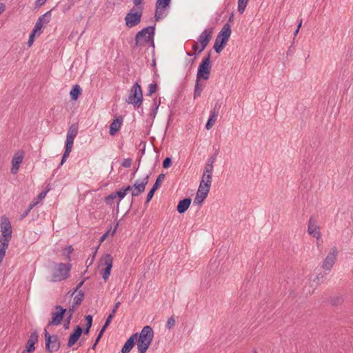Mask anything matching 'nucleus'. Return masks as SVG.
<instances>
[{
    "instance_id": "nucleus-63",
    "label": "nucleus",
    "mask_w": 353,
    "mask_h": 353,
    "mask_svg": "<svg viewBox=\"0 0 353 353\" xmlns=\"http://www.w3.org/2000/svg\"><path fill=\"white\" fill-rule=\"evenodd\" d=\"M143 0H132V2L134 6H141Z\"/></svg>"
},
{
    "instance_id": "nucleus-45",
    "label": "nucleus",
    "mask_w": 353,
    "mask_h": 353,
    "mask_svg": "<svg viewBox=\"0 0 353 353\" xmlns=\"http://www.w3.org/2000/svg\"><path fill=\"white\" fill-rule=\"evenodd\" d=\"M212 171L213 165H209L206 164L204 168L203 176H206V174H212Z\"/></svg>"
},
{
    "instance_id": "nucleus-10",
    "label": "nucleus",
    "mask_w": 353,
    "mask_h": 353,
    "mask_svg": "<svg viewBox=\"0 0 353 353\" xmlns=\"http://www.w3.org/2000/svg\"><path fill=\"white\" fill-rule=\"evenodd\" d=\"M55 311L51 313V319L48 322V325H59L61 323L64 314L66 312V309H64L61 305H56L54 307Z\"/></svg>"
},
{
    "instance_id": "nucleus-32",
    "label": "nucleus",
    "mask_w": 353,
    "mask_h": 353,
    "mask_svg": "<svg viewBox=\"0 0 353 353\" xmlns=\"http://www.w3.org/2000/svg\"><path fill=\"white\" fill-rule=\"evenodd\" d=\"M85 321H86V324H85V327L84 328V330L83 331L84 334H88L90 332V329L92 324V316L91 315H87V316H85Z\"/></svg>"
},
{
    "instance_id": "nucleus-24",
    "label": "nucleus",
    "mask_w": 353,
    "mask_h": 353,
    "mask_svg": "<svg viewBox=\"0 0 353 353\" xmlns=\"http://www.w3.org/2000/svg\"><path fill=\"white\" fill-rule=\"evenodd\" d=\"M74 311L75 309L74 308V306H70L68 310H66L67 317L63 324V327L65 330L69 329L70 321L72 318Z\"/></svg>"
},
{
    "instance_id": "nucleus-26",
    "label": "nucleus",
    "mask_w": 353,
    "mask_h": 353,
    "mask_svg": "<svg viewBox=\"0 0 353 353\" xmlns=\"http://www.w3.org/2000/svg\"><path fill=\"white\" fill-rule=\"evenodd\" d=\"M136 341L137 342L138 353H145L151 344L150 342H146L139 340H137Z\"/></svg>"
},
{
    "instance_id": "nucleus-38",
    "label": "nucleus",
    "mask_w": 353,
    "mask_h": 353,
    "mask_svg": "<svg viewBox=\"0 0 353 353\" xmlns=\"http://www.w3.org/2000/svg\"><path fill=\"white\" fill-rule=\"evenodd\" d=\"M171 0H157L156 2V6H161L166 8L169 6Z\"/></svg>"
},
{
    "instance_id": "nucleus-8",
    "label": "nucleus",
    "mask_w": 353,
    "mask_h": 353,
    "mask_svg": "<svg viewBox=\"0 0 353 353\" xmlns=\"http://www.w3.org/2000/svg\"><path fill=\"white\" fill-rule=\"evenodd\" d=\"M46 341V350L48 353H52L59 350L61 343L57 335H51L46 329L44 330Z\"/></svg>"
},
{
    "instance_id": "nucleus-49",
    "label": "nucleus",
    "mask_w": 353,
    "mask_h": 353,
    "mask_svg": "<svg viewBox=\"0 0 353 353\" xmlns=\"http://www.w3.org/2000/svg\"><path fill=\"white\" fill-rule=\"evenodd\" d=\"M132 164V159H125L122 163H121V165L124 168H130V165Z\"/></svg>"
},
{
    "instance_id": "nucleus-57",
    "label": "nucleus",
    "mask_w": 353,
    "mask_h": 353,
    "mask_svg": "<svg viewBox=\"0 0 353 353\" xmlns=\"http://www.w3.org/2000/svg\"><path fill=\"white\" fill-rule=\"evenodd\" d=\"M73 143L74 142L65 141V148L72 150V146H73Z\"/></svg>"
},
{
    "instance_id": "nucleus-12",
    "label": "nucleus",
    "mask_w": 353,
    "mask_h": 353,
    "mask_svg": "<svg viewBox=\"0 0 353 353\" xmlns=\"http://www.w3.org/2000/svg\"><path fill=\"white\" fill-rule=\"evenodd\" d=\"M149 181V175L147 174L145 177L141 179H137L135 181L132 185L133 192H132V196L135 197L140 195L145 191V186Z\"/></svg>"
},
{
    "instance_id": "nucleus-46",
    "label": "nucleus",
    "mask_w": 353,
    "mask_h": 353,
    "mask_svg": "<svg viewBox=\"0 0 353 353\" xmlns=\"http://www.w3.org/2000/svg\"><path fill=\"white\" fill-rule=\"evenodd\" d=\"M172 164V159L170 157H166L163 161V168L167 169L170 167Z\"/></svg>"
},
{
    "instance_id": "nucleus-11",
    "label": "nucleus",
    "mask_w": 353,
    "mask_h": 353,
    "mask_svg": "<svg viewBox=\"0 0 353 353\" xmlns=\"http://www.w3.org/2000/svg\"><path fill=\"white\" fill-rule=\"evenodd\" d=\"M112 256L110 254H104L101 259L100 265L105 266V268L103 270V279L104 281H107L110 274L111 269L112 268Z\"/></svg>"
},
{
    "instance_id": "nucleus-21",
    "label": "nucleus",
    "mask_w": 353,
    "mask_h": 353,
    "mask_svg": "<svg viewBox=\"0 0 353 353\" xmlns=\"http://www.w3.org/2000/svg\"><path fill=\"white\" fill-rule=\"evenodd\" d=\"M38 337H39V334H38L37 331V330L34 331L31 334V335L30 336V337L27 341L26 348L34 352L35 350L34 345L38 341Z\"/></svg>"
},
{
    "instance_id": "nucleus-59",
    "label": "nucleus",
    "mask_w": 353,
    "mask_h": 353,
    "mask_svg": "<svg viewBox=\"0 0 353 353\" xmlns=\"http://www.w3.org/2000/svg\"><path fill=\"white\" fill-rule=\"evenodd\" d=\"M326 274L327 273L317 274L316 276V279L314 280V281H315L316 280L319 281L321 279H323L324 277H325V274Z\"/></svg>"
},
{
    "instance_id": "nucleus-9",
    "label": "nucleus",
    "mask_w": 353,
    "mask_h": 353,
    "mask_svg": "<svg viewBox=\"0 0 353 353\" xmlns=\"http://www.w3.org/2000/svg\"><path fill=\"white\" fill-rule=\"evenodd\" d=\"M338 250L336 247H333L330 249L326 258L324 259L322 268L326 271L330 272L334 266L338 255Z\"/></svg>"
},
{
    "instance_id": "nucleus-60",
    "label": "nucleus",
    "mask_w": 353,
    "mask_h": 353,
    "mask_svg": "<svg viewBox=\"0 0 353 353\" xmlns=\"http://www.w3.org/2000/svg\"><path fill=\"white\" fill-rule=\"evenodd\" d=\"M154 104L155 105V108H154V110H153V113L155 115L157 114V111L158 110V107H159V105L160 104V101H159V103L157 104V100L155 99L154 101Z\"/></svg>"
},
{
    "instance_id": "nucleus-62",
    "label": "nucleus",
    "mask_w": 353,
    "mask_h": 353,
    "mask_svg": "<svg viewBox=\"0 0 353 353\" xmlns=\"http://www.w3.org/2000/svg\"><path fill=\"white\" fill-rule=\"evenodd\" d=\"M71 151L72 150L65 148V151L63 156L68 158Z\"/></svg>"
},
{
    "instance_id": "nucleus-1",
    "label": "nucleus",
    "mask_w": 353,
    "mask_h": 353,
    "mask_svg": "<svg viewBox=\"0 0 353 353\" xmlns=\"http://www.w3.org/2000/svg\"><path fill=\"white\" fill-rule=\"evenodd\" d=\"M0 236V264L6 255V251L8 248L9 242L12 239V226L8 218L3 216L1 221Z\"/></svg>"
},
{
    "instance_id": "nucleus-16",
    "label": "nucleus",
    "mask_w": 353,
    "mask_h": 353,
    "mask_svg": "<svg viewBox=\"0 0 353 353\" xmlns=\"http://www.w3.org/2000/svg\"><path fill=\"white\" fill-rule=\"evenodd\" d=\"M209 192L210 189H208L207 185L206 188L203 187V185H199L194 199V204L201 205L208 196Z\"/></svg>"
},
{
    "instance_id": "nucleus-18",
    "label": "nucleus",
    "mask_w": 353,
    "mask_h": 353,
    "mask_svg": "<svg viewBox=\"0 0 353 353\" xmlns=\"http://www.w3.org/2000/svg\"><path fill=\"white\" fill-rule=\"evenodd\" d=\"M82 332L83 329L79 325H77L73 332L69 336L68 346L70 347L73 346L79 339Z\"/></svg>"
},
{
    "instance_id": "nucleus-52",
    "label": "nucleus",
    "mask_w": 353,
    "mask_h": 353,
    "mask_svg": "<svg viewBox=\"0 0 353 353\" xmlns=\"http://www.w3.org/2000/svg\"><path fill=\"white\" fill-rule=\"evenodd\" d=\"M121 305V303L120 302H117L115 303L113 309L112 310V312L110 314H112V315L114 316L115 313L117 312V309L119 308V305Z\"/></svg>"
},
{
    "instance_id": "nucleus-5",
    "label": "nucleus",
    "mask_w": 353,
    "mask_h": 353,
    "mask_svg": "<svg viewBox=\"0 0 353 353\" xmlns=\"http://www.w3.org/2000/svg\"><path fill=\"white\" fill-rule=\"evenodd\" d=\"M71 270L70 263H57L53 270L51 281L58 282L66 279L69 276Z\"/></svg>"
},
{
    "instance_id": "nucleus-23",
    "label": "nucleus",
    "mask_w": 353,
    "mask_h": 353,
    "mask_svg": "<svg viewBox=\"0 0 353 353\" xmlns=\"http://www.w3.org/2000/svg\"><path fill=\"white\" fill-rule=\"evenodd\" d=\"M307 231L310 235L313 236L317 239H319L321 238L320 229L316 225L312 224V219L309 221Z\"/></svg>"
},
{
    "instance_id": "nucleus-2",
    "label": "nucleus",
    "mask_w": 353,
    "mask_h": 353,
    "mask_svg": "<svg viewBox=\"0 0 353 353\" xmlns=\"http://www.w3.org/2000/svg\"><path fill=\"white\" fill-rule=\"evenodd\" d=\"M154 26H148L141 30L139 31L135 36V47L145 46L150 44L152 47L154 46Z\"/></svg>"
},
{
    "instance_id": "nucleus-13",
    "label": "nucleus",
    "mask_w": 353,
    "mask_h": 353,
    "mask_svg": "<svg viewBox=\"0 0 353 353\" xmlns=\"http://www.w3.org/2000/svg\"><path fill=\"white\" fill-rule=\"evenodd\" d=\"M212 29L208 28L203 30V32L199 35L198 38V42L200 43V48L199 53L203 52L208 45L209 42L212 39Z\"/></svg>"
},
{
    "instance_id": "nucleus-53",
    "label": "nucleus",
    "mask_w": 353,
    "mask_h": 353,
    "mask_svg": "<svg viewBox=\"0 0 353 353\" xmlns=\"http://www.w3.org/2000/svg\"><path fill=\"white\" fill-rule=\"evenodd\" d=\"M103 333H104V331H103L101 330L99 331V334L97 335V339L95 340V342H94L95 345H97V343H99L100 339L102 337Z\"/></svg>"
},
{
    "instance_id": "nucleus-35",
    "label": "nucleus",
    "mask_w": 353,
    "mask_h": 353,
    "mask_svg": "<svg viewBox=\"0 0 353 353\" xmlns=\"http://www.w3.org/2000/svg\"><path fill=\"white\" fill-rule=\"evenodd\" d=\"M77 132H78V128L76 125L73 124L70 126V128L68 130L67 134L68 136L72 137L75 139V137L77 135Z\"/></svg>"
},
{
    "instance_id": "nucleus-14",
    "label": "nucleus",
    "mask_w": 353,
    "mask_h": 353,
    "mask_svg": "<svg viewBox=\"0 0 353 353\" xmlns=\"http://www.w3.org/2000/svg\"><path fill=\"white\" fill-rule=\"evenodd\" d=\"M23 158L24 152L23 150H19L14 153L12 159V168L10 170L12 174H16L18 172Z\"/></svg>"
},
{
    "instance_id": "nucleus-27",
    "label": "nucleus",
    "mask_w": 353,
    "mask_h": 353,
    "mask_svg": "<svg viewBox=\"0 0 353 353\" xmlns=\"http://www.w3.org/2000/svg\"><path fill=\"white\" fill-rule=\"evenodd\" d=\"M50 19H51V10H49V11L46 12L45 14H43V15H41V17H39L37 21L40 23V25H43V26L44 25H46L50 22Z\"/></svg>"
},
{
    "instance_id": "nucleus-25",
    "label": "nucleus",
    "mask_w": 353,
    "mask_h": 353,
    "mask_svg": "<svg viewBox=\"0 0 353 353\" xmlns=\"http://www.w3.org/2000/svg\"><path fill=\"white\" fill-rule=\"evenodd\" d=\"M77 294L74 296L73 299V303L71 306H74V308L75 309L77 306L81 304L82 301L84 299V293L82 290H79V292H76Z\"/></svg>"
},
{
    "instance_id": "nucleus-48",
    "label": "nucleus",
    "mask_w": 353,
    "mask_h": 353,
    "mask_svg": "<svg viewBox=\"0 0 353 353\" xmlns=\"http://www.w3.org/2000/svg\"><path fill=\"white\" fill-rule=\"evenodd\" d=\"M113 194L115 195V199L119 197L120 200L124 198V196L126 195L125 191H123V189Z\"/></svg>"
},
{
    "instance_id": "nucleus-58",
    "label": "nucleus",
    "mask_w": 353,
    "mask_h": 353,
    "mask_svg": "<svg viewBox=\"0 0 353 353\" xmlns=\"http://www.w3.org/2000/svg\"><path fill=\"white\" fill-rule=\"evenodd\" d=\"M123 191H125V194H127L128 192L130 191L131 193L133 192V188L132 185H128L126 188L123 189Z\"/></svg>"
},
{
    "instance_id": "nucleus-30",
    "label": "nucleus",
    "mask_w": 353,
    "mask_h": 353,
    "mask_svg": "<svg viewBox=\"0 0 353 353\" xmlns=\"http://www.w3.org/2000/svg\"><path fill=\"white\" fill-rule=\"evenodd\" d=\"M81 89L79 87V85H75L72 87V88L70 92V94L71 99L72 100H77L78 99L79 96L81 94Z\"/></svg>"
},
{
    "instance_id": "nucleus-55",
    "label": "nucleus",
    "mask_w": 353,
    "mask_h": 353,
    "mask_svg": "<svg viewBox=\"0 0 353 353\" xmlns=\"http://www.w3.org/2000/svg\"><path fill=\"white\" fill-rule=\"evenodd\" d=\"M214 161H215V156H213L208 159L207 165H213V163H214Z\"/></svg>"
},
{
    "instance_id": "nucleus-41",
    "label": "nucleus",
    "mask_w": 353,
    "mask_h": 353,
    "mask_svg": "<svg viewBox=\"0 0 353 353\" xmlns=\"http://www.w3.org/2000/svg\"><path fill=\"white\" fill-rule=\"evenodd\" d=\"M113 317H114V315H112V314H110L108 315L104 325H103V327L101 329V330H103L104 332L105 331L106 328L108 327V325L111 323V321L112 320Z\"/></svg>"
},
{
    "instance_id": "nucleus-3",
    "label": "nucleus",
    "mask_w": 353,
    "mask_h": 353,
    "mask_svg": "<svg viewBox=\"0 0 353 353\" xmlns=\"http://www.w3.org/2000/svg\"><path fill=\"white\" fill-rule=\"evenodd\" d=\"M231 27L229 23H225L215 39L213 48L216 52L220 53L226 46L231 35Z\"/></svg>"
},
{
    "instance_id": "nucleus-40",
    "label": "nucleus",
    "mask_w": 353,
    "mask_h": 353,
    "mask_svg": "<svg viewBox=\"0 0 353 353\" xmlns=\"http://www.w3.org/2000/svg\"><path fill=\"white\" fill-rule=\"evenodd\" d=\"M343 298L341 296H334L331 299L330 303L333 305H336L342 303Z\"/></svg>"
},
{
    "instance_id": "nucleus-19",
    "label": "nucleus",
    "mask_w": 353,
    "mask_h": 353,
    "mask_svg": "<svg viewBox=\"0 0 353 353\" xmlns=\"http://www.w3.org/2000/svg\"><path fill=\"white\" fill-rule=\"evenodd\" d=\"M138 333L133 334L125 343L121 349V353H129L135 345Z\"/></svg>"
},
{
    "instance_id": "nucleus-54",
    "label": "nucleus",
    "mask_w": 353,
    "mask_h": 353,
    "mask_svg": "<svg viewBox=\"0 0 353 353\" xmlns=\"http://www.w3.org/2000/svg\"><path fill=\"white\" fill-rule=\"evenodd\" d=\"M47 0H36L35 6L40 7L45 3Z\"/></svg>"
},
{
    "instance_id": "nucleus-47",
    "label": "nucleus",
    "mask_w": 353,
    "mask_h": 353,
    "mask_svg": "<svg viewBox=\"0 0 353 353\" xmlns=\"http://www.w3.org/2000/svg\"><path fill=\"white\" fill-rule=\"evenodd\" d=\"M115 199V195L112 193L108 196L105 197V201L106 204L112 205L113 203L114 200Z\"/></svg>"
},
{
    "instance_id": "nucleus-6",
    "label": "nucleus",
    "mask_w": 353,
    "mask_h": 353,
    "mask_svg": "<svg viewBox=\"0 0 353 353\" xmlns=\"http://www.w3.org/2000/svg\"><path fill=\"white\" fill-rule=\"evenodd\" d=\"M128 103L135 108H139L143 103V93L141 85L136 83L132 87L128 99Z\"/></svg>"
},
{
    "instance_id": "nucleus-50",
    "label": "nucleus",
    "mask_w": 353,
    "mask_h": 353,
    "mask_svg": "<svg viewBox=\"0 0 353 353\" xmlns=\"http://www.w3.org/2000/svg\"><path fill=\"white\" fill-rule=\"evenodd\" d=\"M36 36H37V34H34V32H31L29 39H28V45L29 47H30L32 45Z\"/></svg>"
},
{
    "instance_id": "nucleus-34",
    "label": "nucleus",
    "mask_w": 353,
    "mask_h": 353,
    "mask_svg": "<svg viewBox=\"0 0 353 353\" xmlns=\"http://www.w3.org/2000/svg\"><path fill=\"white\" fill-rule=\"evenodd\" d=\"M249 0H239L238 1V11L240 14H243L245 10L248 2Z\"/></svg>"
},
{
    "instance_id": "nucleus-37",
    "label": "nucleus",
    "mask_w": 353,
    "mask_h": 353,
    "mask_svg": "<svg viewBox=\"0 0 353 353\" xmlns=\"http://www.w3.org/2000/svg\"><path fill=\"white\" fill-rule=\"evenodd\" d=\"M43 25H40V23L38 21L36 22L34 27L32 30V32L34 34H37V36L40 35L42 32Z\"/></svg>"
},
{
    "instance_id": "nucleus-29",
    "label": "nucleus",
    "mask_w": 353,
    "mask_h": 353,
    "mask_svg": "<svg viewBox=\"0 0 353 353\" xmlns=\"http://www.w3.org/2000/svg\"><path fill=\"white\" fill-rule=\"evenodd\" d=\"M212 180V174H206V176H202L201 181L200 182L199 185H203V187L206 188L208 186V189L210 190V186Z\"/></svg>"
},
{
    "instance_id": "nucleus-51",
    "label": "nucleus",
    "mask_w": 353,
    "mask_h": 353,
    "mask_svg": "<svg viewBox=\"0 0 353 353\" xmlns=\"http://www.w3.org/2000/svg\"><path fill=\"white\" fill-rule=\"evenodd\" d=\"M85 282V280H83L81 281L80 283H79L77 284V285L76 286L75 289L74 290V291L72 292L71 296L74 295L77 292H79L80 290V288H81V286L83 285Z\"/></svg>"
},
{
    "instance_id": "nucleus-7",
    "label": "nucleus",
    "mask_w": 353,
    "mask_h": 353,
    "mask_svg": "<svg viewBox=\"0 0 353 353\" xmlns=\"http://www.w3.org/2000/svg\"><path fill=\"white\" fill-rule=\"evenodd\" d=\"M210 52L205 57L198 68L196 74V80L200 81L201 79L208 80L210 78Z\"/></svg>"
},
{
    "instance_id": "nucleus-44",
    "label": "nucleus",
    "mask_w": 353,
    "mask_h": 353,
    "mask_svg": "<svg viewBox=\"0 0 353 353\" xmlns=\"http://www.w3.org/2000/svg\"><path fill=\"white\" fill-rule=\"evenodd\" d=\"M175 319L173 316L169 318L166 325L168 329L171 330L172 328H173L174 326L175 325Z\"/></svg>"
},
{
    "instance_id": "nucleus-20",
    "label": "nucleus",
    "mask_w": 353,
    "mask_h": 353,
    "mask_svg": "<svg viewBox=\"0 0 353 353\" xmlns=\"http://www.w3.org/2000/svg\"><path fill=\"white\" fill-rule=\"evenodd\" d=\"M122 123L123 119L121 117H117L114 119L110 125V134L112 136L115 135V134L120 130Z\"/></svg>"
},
{
    "instance_id": "nucleus-31",
    "label": "nucleus",
    "mask_w": 353,
    "mask_h": 353,
    "mask_svg": "<svg viewBox=\"0 0 353 353\" xmlns=\"http://www.w3.org/2000/svg\"><path fill=\"white\" fill-rule=\"evenodd\" d=\"M217 117L218 114H214V112H210V118L208 119L207 123L205 125V128L207 130H209L213 127L216 121Z\"/></svg>"
},
{
    "instance_id": "nucleus-39",
    "label": "nucleus",
    "mask_w": 353,
    "mask_h": 353,
    "mask_svg": "<svg viewBox=\"0 0 353 353\" xmlns=\"http://www.w3.org/2000/svg\"><path fill=\"white\" fill-rule=\"evenodd\" d=\"M222 103L220 100H217L214 104V106L213 109L212 110L211 112H214V114H216L219 115V110L221 108Z\"/></svg>"
},
{
    "instance_id": "nucleus-22",
    "label": "nucleus",
    "mask_w": 353,
    "mask_h": 353,
    "mask_svg": "<svg viewBox=\"0 0 353 353\" xmlns=\"http://www.w3.org/2000/svg\"><path fill=\"white\" fill-rule=\"evenodd\" d=\"M191 199L185 198L183 200H181L177 205V211L180 214L184 213L190 207L191 204Z\"/></svg>"
},
{
    "instance_id": "nucleus-56",
    "label": "nucleus",
    "mask_w": 353,
    "mask_h": 353,
    "mask_svg": "<svg viewBox=\"0 0 353 353\" xmlns=\"http://www.w3.org/2000/svg\"><path fill=\"white\" fill-rule=\"evenodd\" d=\"M109 232H110L109 230H108V231H107L105 233H104V234L101 236V238H100V239H99V241H100L101 243L105 241V239L107 238V236H108V234H109Z\"/></svg>"
},
{
    "instance_id": "nucleus-64",
    "label": "nucleus",
    "mask_w": 353,
    "mask_h": 353,
    "mask_svg": "<svg viewBox=\"0 0 353 353\" xmlns=\"http://www.w3.org/2000/svg\"><path fill=\"white\" fill-rule=\"evenodd\" d=\"M6 10V6L3 3H0V14Z\"/></svg>"
},
{
    "instance_id": "nucleus-15",
    "label": "nucleus",
    "mask_w": 353,
    "mask_h": 353,
    "mask_svg": "<svg viewBox=\"0 0 353 353\" xmlns=\"http://www.w3.org/2000/svg\"><path fill=\"white\" fill-rule=\"evenodd\" d=\"M154 331L152 328L149 325H146L143 327L141 333L138 334L137 340L152 343Z\"/></svg>"
},
{
    "instance_id": "nucleus-36",
    "label": "nucleus",
    "mask_w": 353,
    "mask_h": 353,
    "mask_svg": "<svg viewBox=\"0 0 353 353\" xmlns=\"http://www.w3.org/2000/svg\"><path fill=\"white\" fill-rule=\"evenodd\" d=\"M163 9H165V8L156 6L155 18L157 21H159L161 18L163 13Z\"/></svg>"
},
{
    "instance_id": "nucleus-42",
    "label": "nucleus",
    "mask_w": 353,
    "mask_h": 353,
    "mask_svg": "<svg viewBox=\"0 0 353 353\" xmlns=\"http://www.w3.org/2000/svg\"><path fill=\"white\" fill-rule=\"evenodd\" d=\"M157 88V84L156 83H150L148 86V95L151 96L153 93H154Z\"/></svg>"
},
{
    "instance_id": "nucleus-61",
    "label": "nucleus",
    "mask_w": 353,
    "mask_h": 353,
    "mask_svg": "<svg viewBox=\"0 0 353 353\" xmlns=\"http://www.w3.org/2000/svg\"><path fill=\"white\" fill-rule=\"evenodd\" d=\"M71 151L72 150L65 148V151L63 156L68 158Z\"/></svg>"
},
{
    "instance_id": "nucleus-28",
    "label": "nucleus",
    "mask_w": 353,
    "mask_h": 353,
    "mask_svg": "<svg viewBox=\"0 0 353 353\" xmlns=\"http://www.w3.org/2000/svg\"><path fill=\"white\" fill-rule=\"evenodd\" d=\"M50 19H51V10H49V11L46 12L45 14H43V15H41V17H39L37 21L40 23V25H43V26L44 25H46L50 22Z\"/></svg>"
},
{
    "instance_id": "nucleus-4",
    "label": "nucleus",
    "mask_w": 353,
    "mask_h": 353,
    "mask_svg": "<svg viewBox=\"0 0 353 353\" xmlns=\"http://www.w3.org/2000/svg\"><path fill=\"white\" fill-rule=\"evenodd\" d=\"M143 12V6H134L126 14L125 17V23L126 27L131 28L141 23V17Z\"/></svg>"
},
{
    "instance_id": "nucleus-43",
    "label": "nucleus",
    "mask_w": 353,
    "mask_h": 353,
    "mask_svg": "<svg viewBox=\"0 0 353 353\" xmlns=\"http://www.w3.org/2000/svg\"><path fill=\"white\" fill-rule=\"evenodd\" d=\"M37 202L30 204L29 208L21 214L20 219H23L26 216H27L30 213V210L34 207L35 205H37Z\"/></svg>"
},
{
    "instance_id": "nucleus-33",
    "label": "nucleus",
    "mask_w": 353,
    "mask_h": 353,
    "mask_svg": "<svg viewBox=\"0 0 353 353\" xmlns=\"http://www.w3.org/2000/svg\"><path fill=\"white\" fill-rule=\"evenodd\" d=\"M199 81L198 80H196V83L194 86V99H196L198 97H200L201 94V92L203 91V88L201 87L199 84Z\"/></svg>"
},
{
    "instance_id": "nucleus-17",
    "label": "nucleus",
    "mask_w": 353,
    "mask_h": 353,
    "mask_svg": "<svg viewBox=\"0 0 353 353\" xmlns=\"http://www.w3.org/2000/svg\"><path fill=\"white\" fill-rule=\"evenodd\" d=\"M165 175L164 174H160L157 176V179H156V181H155L154 184L153 185L152 188L149 191V192H148V194L147 195V198H146V201H145V204H148L150 201V200L152 199L155 191L161 185V183L165 179Z\"/></svg>"
}]
</instances>
